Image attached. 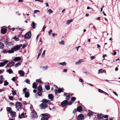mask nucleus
Masks as SVG:
<instances>
[{
  "label": "nucleus",
  "mask_w": 120,
  "mask_h": 120,
  "mask_svg": "<svg viewBox=\"0 0 120 120\" xmlns=\"http://www.w3.org/2000/svg\"><path fill=\"white\" fill-rule=\"evenodd\" d=\"M20 46L19 45H17L11 49V50L7 51L6 50H4L2 52L4 53H13L14 51H17L19 50L20 48Z\"/></svg>",
  "instance_id": "obj_1"
},
{
  "label": "nucleus",
  "mask_w": 120,
  "mask_h": 120,
  "mask_svg": "<svg viewBox=\"0 0 120 120\" xmlns=\"http://www.w3.org/2000/svg\"><path fill=\"white\" fill-rule=\"evenodd\" d=\"M41 101L43 102L40 105V107L41 109H45L47 106V103L49 104L50 103V101L48 100L43 99Z\"/></svg>",
  "instance_id": "obj_2"
},
{
  "label": "nucleus",
  "mask_w": 120,
  "mask_h": 120,
  "mask_svg": "<svg viewBox=\"0 0 120 120\" xmlns=\"http://www.w3.org/2000/svg\"><path fill=\"white\" fill-rule=\"evenodd\" d=\"M15 105L16 108L19 111L21 109V104L20 102H17L15 103Z\"/></svg>",
  "instance_id": "obj_3"
},
{
  "label": "nucleus",
  "mask_w": 120,
  "mask_h": 120,
  "mask_svg": "<svg viewBox=\"0 0 120 120\" xmlns=\"http://www.w3.org/2000/svg\"><path fill=\"white\" fill-rule=\"evenodd\" d=\"M31 32L29 31L25 34V37L26 39H30L31 37Z\"/></svg>",
  "instance_id": "obj_4"
},
{
  "label": "nucleus",
  "mask_w": 120,
  "mask_h": 120,
  "mask_svg": "<svg viewBox=\"0 0 120 120\" xmlns=\"http://www.w3.org/2000/svg\"><path fill=\"white\" fill-rule=\"evenodd\" d=\"M43 118L41 119V120H48L49 117L46 114H42Z\"/></svg>",
  "instance_id": "obj_5"
},
{
  "label": "nucleus",
  "mask_w": 120,
  "mask_h": 120,
  "mask_svg": "<svg viewBox=\"0 0 120 120\" xmlns=\"http://www.w3.org/2000/svg\"><path fill=\"white\" fill-rule=\"evenodd\" d=\"M77 119L78 120H82L84 119V116L82 114H80L78 116Z\"/></svg>",
  "instance_id": "obj_6"
},
{
  "label": "nucleus",
  "mask_w": 120,
  "mask_h": 120,
  "mask_svg": "<svg viewBox=\"0 0 120 120\" xmlns=\"http://www.w3.org/2000/svg\"><path fill=\"white\" fill-rule=\"evenodd\" d=\"M5 43L7 46H9L11 45H13V43L12 42H8L5 41Z\"/></svg>",
  "instance_id": "obj_7"
},
{
  "label": "nucleus",
  "mask_w": 120,
  "mask_h": 120,
  "mask_svg": "<svg viewBox=\"0 0 120 120\" xmlns=\"http://www.w3.org/2000/svg\"><path fill=\"white\" fill-rule=\"evenodd\" d=\"M68 103V101L67 100H64L61 103V105L63 106H66Z\"/></svg>",
  "instance_id": "obj_8"
},
{
  "label": "nucleus",
  "mask_w": 120,
  "mask_h": 120,
  "mask_svg": "<svg viewBox=\"0 0 120 120\" xmlns=\"http://www.w3.org/2000/svg\"><path fill=\"white\" fill-rule=\"evenodd\" d=\"M15 64L14 62L12 61L11 62H9L8 64H7V66L8 67H11L13 66Z\"/></svg>",
  "instance_id": "obj_9"
},
{
  "label": "nucleus",
  "mask_w": 120,
  "mask_h": 120,
  "mask_svg": "<svg viewBox=\"0 0 120 120\" xmlns=\"http://www.w3.org/2000/svg\"><path fill=\"white\" fill-rule=\"evenodd\" d=\"M8 62V61L6 60L3 62L0 63V67H3Z\"/></svg>",
  "instance_id": "obj_10"
},
{
  "label": "nucleus",
  "mask_w": 120,
  "mask_h": 120,
  "mask_svg": "<svg viewBox=\"0 0 120 120\" xmlns=\"http://www.w3.org/2000/svg\"><path fill=\"white\" fill-rule=\"evenodd\" d=\"M18 73L22 77H23L24 75V72L22 70H20L19 71H18Z\"/></svg>",
  "instance_id": "obj_11"
},
{
  "label": "nucleus",
  "mask_w": 120,
  "mask_h": 120,
  "mask_svg": "<svg viewBox=\"0 0 120 120\" xmlns=\"http://www.w3.org/2000/svg\"><path fill=\"white\" fill-rule=\"evenodd\" d=\"M32 116L34 118H37L38 117V116L36 112L35 111L32 112Z\"/></svg>",
  "instance_id": "obj_12"
},
{
  "label": "nucleus",
  "mask_w": 120,
  "mask_h": 120,
  "mask_svg": "<svg viewBox=\"0 0 120 120\" xmlns=\"http://www.w3.org/2000/svg\"><path fill=\"white\" fill-rule=\"evenodd\" d=\"M48 97L49 99H50L51 101H52L53 99V96L52 94H49Z\"/></svg>",
  "instance_id": "obj_13"
},
{
  "label": "nucleus",
  "mask_w": 120,
  "mask_h": 120,
  "mask_svg": "<svg viewBox=\"0 0 120 120\" xmlns=\"http://www.w3.org/2000/svg\"><path fill=\"white\" fill-rule=\"evenodd\" d=\"M76 109L77 111L79 112H80L82 111V107L81 106L78 107Z\"/></svg>",
  "instance_id": "obj_14"
},
{
  "label": "nucleus",
  "mask_w": 120,
  "mask_h": 120,
  "mask_svg": "<svg viewBox=\"0 0 120 120\" xmlns=\"http://www.w3.org/2000/svg\"><path fill=\"white\" fill-rule=\"evenodd\" d=\"M98 119H100L103 118V115L101 114H100L99 115L98 114L97 115Z\"/></svg>",
  "instance_id": "obj_15"
},
{
  "label": "nucleus",
  "mask_w": 120,
  "mask_h": 120,
  "mask_svg": "<svg viewBox=\"0 0 120 120\" xmlns=\"http://www.w3.org/2000/svg\"><path fill=\"white\" fill-rule=\"evenodd\" d=\"M84 61V60L83 59H80L79 60L78 62L75 63L76 64H79L82 62Z\"/></svg>",
  "instance_id": "obj_16"
},
{
  "label": "nucleus",
  "mask_w": 120,
  "mask_h": 120,
  "mask_svg": "<svg viewBox=\"0 0 120 120\" xmlns=\"http://www.w3.org/2000/svg\"><path fill=\"white\" fill-rule=\"evenodd\" d=\"M21 60L20 57H15L13 59V60L15 61H17L20 60Z\"/></svg>",
  "instance_id": "obj_17"
},
{
  "label": "nucleus",
  "mask_w": 120,
  "mask_h": 120,
  "mask_svg": "<svg viewBox=\"0 0 120 120\" xmlns=\"http://www.w3.org/2000/svg\"><path fill=\"white\" fill-rule=\"evenodd\" d=\"M7 30L5 28L2 29L1 30V33L3 34H5L7 31Z\"/></svg>",
  "instance_id": "obj_18"
},
{
  "label": "nucleus",
  "mask_w": 120,
  "mask_h": 120,
  "mask_svg": "<svg viewBox=\"0 0 120 120\" xmlns=\"http://www.w3.org/2000/svg\"><path fill=\"white\" fill-rule=\"evenodd\" d=\"M31 25L33 28L34 29H35L36 27V24L34 23V22H32Z\"/></svg>",
  "instance_id": "obj_19"
},
{
  "label": "nucleus",
  "mask_w": 120,
  "mask_h": 120,
  "mask_svg": "<svg viewBox=\"0 0 120 120\" xmlns=\"http://www.w3.org/2000/svg\"><path fill=\"white\" fill-rule=\"evenodd\" d=\"M24 93L25 94V97L27 98L29 97L30 94L29 92L26 91Z\"/></svg>",
  "instance_id": "obj_20"
},
{
  "label": "nucleus",
  "mask_w": 120,
  "mask_h": 120,
  "mask_svg": "<svg viewBox=\"0 0 120 120\" xmlns=\"http://www.w3.org/2000/svg\"><path fill=\"white\" fill-rule=\"evenodd\" d=\"M59 65H61L63 66H66V63L65 62H63L59 63H58Z\"/></svg>",
  "instance_id": "obj_21"
},
{
  "label": "nucleus",
  "mask_w": 120,
  "mask_h": 120,
  "mask_svg": "<svg viewBox=\"0 0 120 120\" xmlns=\"http://www.w3.org/2000/svg\"><path fill=\"white\" fill-rule=\"evenodd\" d=\"M94 113L92 111H89L87 114V115L88 116L90 117L92 116L93 114Z\"/></svg>",
  "instance_id": "obj_22"
},
{
  "label": "nucleus",
  "mask_w": 120,
  "mask_h": 120,
  "mask_svg": "<svg viewBox=\"0 0 120 120\" xmlns=\"http://www.w3.org/2000/svg\"><path fill=\"white\" fill-rule=\"evenodd\" d=\"M4 47V45L3 43L2 42H0V49H3Z\"/></svg>",
  "instance_id": "obj_23"
},
{
  "label": "nucleus",
  "mask_w": 120,
  "mask_h": 120,
  "mask_svg": "<svg viewBox=\"0 0 120 120\" xmlns=\"http://www.w3.org/2000/svg\"><path fill=\"white\" fill-rule=\"evenodd\" d=\"M11 115L13 117H15L16 116V112H15L12 111L10 113Z\"/></svg>",
  "instance_id": "obj_24"
},
{
  "label": "nucleus",
  "mask_w": 120,
  "mask_h": 120,
  "mask_svg": "<svg viewBox=\"0 0 120 120\" xmlns=\"http://www.w3.org/2000/svg\"><path fill=\"white\" fill-rule=\"evenodd\" d=\"M105 71L104 70H102V69H100L98 71V74L102 73H104V72H105Z\"/></svg>",
  "instance_id": "obj_25"
},
{
  "label": "nucleus",
  "mask_w": 120,
  "mask_h": 120,
  "mask_svg": "<svg viewBox=\"0 0 120 120\" xmlns=\"http://www.w3.org/2000/svg\"><path fill=\"white\" fill-rule=\"evenodd\" d=\"M42 91H40L39 90H38V92L37 93V94L39 96H42Z\"/></svg>",
  "instance_id": "obj_26"
},
{
  "label": "nucleus",
  "mask_w": 120,
  "mask_h": 120,
  "mask_svg": "<svg viewBox=\"0 0 120 120\" xmlns=\"http://www.w3.org/2000/svg\"><path fill=\"white\" fill-rule=\"evenodd\" d=\"M53 12V11L50 9H49V10H48L47 11V12L49 13V14L52 13Z\"/></svg>",
  "instance_id": "obj_27"
},
{
  "label": "nucleus",
  "mask_w": 120,
  "mask_h": 120,
  "mask_svg": "<svg viewBox=\"0 0 120 120\" xmlns=\"http://www.w3.org/2000/svg\"><path fill=\"white\" fill-rule=\"evenodd\" d=\"M38 90L42 91V88L41 86H39L38 87Z\"/></svg>",
  "instance_id": "obj_28"
},
{
  "label": "nucleus",
  "mask_w": 120,
  "mask_h": 120,
  "mask_svg": "<svg viewBox=\"0 0 120 120\" xmlns=\"http://www.w3.org/2000/svg\"><path fill=\"white\" fill-rule=\"evenodd\" d=\"M7 109L9 113H10L11 112H12V109L11 108L7 107Z\"/></svg>",
  "instance_id": "obj_29"
},
{
  "label": "nucleus",
  "mask_w": 120,
  "mask_h": 120,
  "mask_svg": "<svg viewBox=\"0 0 120 120\" xmlns=\"http://www.w3.org/2000/svg\"><path fill=\"white\" fill-rule=\"evenodd\" d=\"M32 87L34 89H36L37 88V86L36 85L35 82H34L33 84Z\"/></svg>",
  "instance_id": "obj_30"
},
{
  "label": "nucleus",
  "mask_w": 120,
  "mask_h": 120,
  "mask_svg": "<svg viewBox=\"0 0 120 120\" xmlns=\"http://www.w3.org/2000/svg\"><path fill=\"white\" fill-rule=\"evenodd\" d=\"M64 91V89L63 88H61V89H59L58 90V92L59 93H60L61 92H63Z\"/></svg>",
  "instance_id": "obj_31"
},
{
  "label": "nucleus",
  "mask_w": 120,
  "mask_h": 120,
  "mask_svg": "<svg viewBox=\"0 0 120 120\" xmlns=\"http://www.w3.org/2000/svg\"><path fill=\"white\" fill-rule=\"evenodd\" d=\"M7 72L9 73V74H11L13 73V71L11 69H9L7 71Z\"/></svg>",
  "instance_id": "obj_32"
},
{
  "label": "nucleus",
  "mask_w": 120,
  "mask_h": 120,
  "mask_svg": "<svg viewBox=\"0 0 120 120\" xmlns=\"http://www.w3.org/2000/svg\"><path fill=\"white\" fill-rule=\"evenodd\" d=\"M73 21V20L72 19L68 20L67 21V24L68 25H69L71 22H72Z\"/></svg>",
  "instance_id": "obj_33"
},
{
  "label": "nucleus",
  "mask_w": 120,
  "mask_h": 120,
  "mask_svg": "<svg viewBox=\"0 0 120 120\" xmlns=\"http://www.w3.org/2000/svg\"><path fill=\"white\" fill-rule=\"evenodd\" d=\"M12 95L13 96L16 94V90H15L13 91V90L11 91Z\"/></svg>",
  "instance_id": "obj_34"
},
{
  "label": "nucleus",
  "mask_w": 120,
  "mask_h": 120,
  "mask_svg": "<svg viewBox=\"0 0 120 120\" xmlns=\"http://www.w3.org/2000/svg\"><path fill=\"white\" fill-rule=\"evenodd\" d=\"M7 40V38L6 37H3L2 39V41H3L5 43V42L6 41V40Z\"/></svg>",
  "instance_id": "obj_35"
},
{
  "label": "nucleus",
  "mask_w": 120,
  "mask_h": 120,
  "mask_svg": "<svg viewBox=\"0 0 120 120\" xmlns=\"http://www.w3.org/2000/svg\"><path fill=\"white\" fill-rule=\"evenodd\" d=\"M45 50L42 53V54L41 55V57L42 58H43L45 56Z\"/></svg>",
  "instance_id": "obj_36"
},
{
  "label": "nucleus",
  "mask_w": 120,
  "mask_h": 120,
  "mask_svg": "<svg viewBox=\"0 0 120 120\" xmlns=\"http://www.w3.org/2000/svg\"><path fill=\"white\" fill-rule=\"evenodd\" d=\"M47 67H48V66H44V67L41 66L40 67V68H42L44 70H46L47 69Z\"/></svg>",
  "instance_id": "obj_37"
},
{
  "label": "nucleus",
  "mask_w": 120,
  "mask_h": 120,
  "mask_svg": "<svg viewBox=\"0 0 120 120\" xmlns=\"http://www.w3.org/2000/svg\"><path fill=\"white\" fill-rule=\"evenodd\" d=\"M45 87L46 89L47 90H49L50 87L48 85H45Z\"/></svg>",
  "instance_id": "obj_38"
},
{
  "label": "nucleus",
  "mask_w": 120,
  "mask_h": 120,
  "mask_svg": "<svg viewBox=\"0 0 120 120\" xmlns=\"http://www.w3.org/2000/svg\"><path fill=\"white\" fill-rule=\"evenodd\" d=\"M24 114L23 113H22L21 116L20 113H19V118L20 119H22V116H23L24 115Z\"/></svg>",
  "instance_id": "obj_39"
},
{
  "label": "nucleus",
  "mask_w": 120,
  "mask_h": 120,
  "mask_svg": "<svg viewBox=\"0 0 120 120\" xmlns=\"http://www.w3.org/2000/svg\"><path fill=\"white\" fill-rule=\"evenodd\" d=\"M21 64V63H20L19 62L16 63L15 65V66L16 67L17 66L20 65Z\"/></svg>",
  "instance_id": "obj_40"
},
{
  "label": "nucleus",
  "mask_w": 120,
  "mask_h": 120,
  "mask_svg": "<svg viewBox=\"0 0 120 120\" xmlns=\"http://www.w3.org/2000/svg\"><path fill=\"white\" fill-rule=\"evenodd\" d=\"M13 39H14L16 41H18L19 40V39L18 38L16 37H14Z\"/></svg>",
  "instance_id": "obj_41"
},
{
  "label": "nucleus",
  "mask_w": 120,
  "mask_h": 120,
  "mask_svg": "<svg viewBox=\"0 0 120 120\" xmlns=\"http://www.w3.org/2000/svg\"><path fill=\"white\" fill-rule=\"evenodd\" d=\"M42 48H41L39 51V53L38 54V55H39V56L41 54V53L42 52Z\"/></svg>",
  "instance_id": "obj_42"
},
{
  "label": "nucleus",
  "mask_w": 120,
  "mask_h": 120,
  "mask_svg": "<svg viewBox=\"0 0 120 120\" xmlns=\"http://www.w3.org/2000/svg\"><path fill=\"white\" fill-rule=\"evenodd\" d=\"M8 83L7 82V80H5L4 82V86H7L8 85Z\"/></svg>",
  "instance_id": "obj_43"
},
{
  "label": "nucleus",
  "mask_w": 120,
  "mask_h": 120,
  "mask_svg": "<svg viewBox=\"0 0 120 120\" xmlns=\"http://www.w3.org/2000/svg\"><path fill=\"white\" fill-rule=\"evenodd\" d=\"M26 82L28 84H30V80L28 79H26Z\"/></svg>",
  "instance_id": "obj_44"
},
{
  "label": "nucleus",
  "mask_w": 120,
  "mask_h": 120,
  "mask_svg": "<svg viewBox=\"0 0 120 120\" xmlns=\"http://www.w3.org/2000/svg\"><path fill=\"white\" fill-rule=\"evenodd\" d=\"M59 43L61 45H64V41H60Z\"/></svg>",
  "instance_id": "obj_45"
},
{
  "label": "nucleus",
  "mask_w": 120,
  "mask_h": 120,
  "mask_svg": "<svg viewBox=\"0 0 120 120\" xmlns=\"http://www.w3.org/2000/svg\"><path fill=\"white\" fill-rule=\"evenodd\" d=\"M70 97L69 95H67L66 96V100H68L70 98Z\"/></svg>",
  "instance_id": "obj_46"
},
{
  "label": "nucleus",
  "mask_w": 120,
  "mask_h": 120,
  "mask_svg": "<svg viewBox=\"0 0 120 120\" xmlns=\"http://www.w3.org/2000/svg\"><path fill=\"white\" fill-rule=\"evenodd\" d=\"M9 99L11 100H13V97L12 96H11L9 97Z\"/></svg>",
  "instance_id": "obj_47"
},
{
  "label": "nucleus",
  "mask_w": 120,
  "mask_h": 120,
  "mask_svg": "<svg viewBox=\"0 0 120 120\" xmlns=\"http://www.w3.org/2000/svg\"><path fill=\"white\" fill-rule=\"evenodd\" d=\"M76 98L74 97H72L71 98V100L72 101H74L75 100Z\"/></svg>",
  "instance_id": "obj_48"
},
{
  "label": "nucleus",
  "mask_w": 120,
  "mask_h": 120,
  "mask_svg": "<svg viewBox=\"0 0 120 120\" xmlns=\"http://www.w3.org/2000/svg\"><path fill=\"white\" fill-rule=\"evenodd\" d=\"M52 30H50V31H49L48 33L49 35V36H50L51 33H52Z\"/></svg>",
  "instance_id": "obj_49"
},
{
  "label": "nucleus",
  "mask_w": 120,
  "mask_h": 120,
  "mask_svg": "<svg viewBox=\"0 0 120 120\" xmlns=\"http://www.w3.org/2000/svg\"><path fill=\"white\" fill-rule=\"evenodd\" d=\"M77 111V109H75L73 110V113H75Z\"/></svg>",
  "instance_id": "obj_50"
},
{
  "label": "nucleus",
  "mask_w": 120,
  "mask_h": 120,
  "mask_svg": "<svg viewBox=\"0 0 120 120\" xmlns=\"http://www.w3.org/2000/svg\"><path fill=\"white\" fill-rule=\"evenodd\" d=\"M27 46V45L26 44H24L23 45L22 47V48L23 49H24Z\"/></svg>",
  "instance_id": "obj_51"
},
{
  "label": "nucleus",
  "mask_w": 120,
  "mask_h": 120,
  "mask_svg": "<svg viewBox=\"0 0 120 120\" xmlns=\"http://www.w3.org/2000/svg\"><path fill=\"white\" fill-rule=\"evenodd\" d=\"M27 90V88H24L23 89V91L24 92V93H25V92H26V91Z\"/></svg>",
  "instance_id": "obj_52"
},
{
  "label": "nucleus",
  "mask_w": 120,
  "mask_h": 120,
  "mask_svg": "<svg viewBox=\"0 0 120 120\" xmlns=\"http://www.w3.org/2000/svg\"><path fill=\"white\" fill-rule=\"evenodd\" d=\"M35 1H39L41 2H43V0H35Z\"/></svg>",
  "instance_id": "obj_53"
},
{
  "label": "nucleus",
  "mask_w": 120,
  "mask_h": 120,
  "mask_svg": "<svg viewBox=\"0 0 120 120\" xmlns=\"http://www.w3.org/2000/svg\"><path fill=\"white\" fill-rule=\"evenodd\" d=\"M46 27V26H44L42 28V31L44 32L45 31V28Z\"/></svg>",
  "instance_id": "obj_54"
},
{
  "label": "nucleus",
  "mask_w": 120,
  "mask_h": 120,
  "mask_svg": "<svg viewBox=\"0 0 120 120\" xmlns=\"http://www.w3.org/2000/svg\"><path fill=\"white\" fill-rule=\"evenodd\" d=\"M98 91L99 92H100L101 93H102L103 92V91L101 90L100 89H99L98 90Z\"/></svg>",
  "instance_id": "obj_55"
},
{
  "label": "nucleus",
  "mask_w": 120,
  "mask_h": 120,
  "mask_svg": "<svg viewBox=\"0 0 120 120\" xmlns=\"http://www.w3.org/2000/svg\"><path fill=\"white\" fill-rule=\"evenodd\" d=\"M40 12V11L39 10H35L34 11V13H36L38 12Z\"/></svg>",
  "instance_id": "obj_56"
},
{
  "label": "nucleus",
  "mask_w": 120,
  "mask_h": 120,
  "mask_svg": "<svg viewBox=\"0 0 120 120\" xmlns=\"http://www.w3.org/2000/svg\"><path fill=\"white\" fill-rule=\"evenodd\" d=\"M15 77H13L12 79V80L13 81H15Z\"/></svg>",
  "instance_id": "obj_57"
},
{
  "label": "nucleus",
  "mask_w": 120,
  "mask_h": 120,
  "mask_svg": "<svg viewBox=\"0 0 120 120\" xmlns=\"http://www.w3.org/2000/svg\"><path fill=\"white\" fill-rule=\"evenodd\" d=\"M95 58V56H92L90 57V59L91 60H92L94 59Z\"/></svg>",
  "instance_id": "obj_58"
},
{
  "label": "nucleus",
  "mask_w": 120,
  "mask_h": 120,
  "mask_svg": "<svg viewBox=\"0 0 120 120\" xmlns=\"http://www.w3.org/2000/svg\"><path fill=\"white\" fill-rule=\"evenodd\" d=\"M18 29L22 31H23L24 30L23 28H18Z\"/></svg>",
  "instance_id": "obj_59"
},
{
  "label": "nucleus",
  "mask_w": 120,
  "mask_h": 120,
  "mask_svg": "<svg viewBox=\"0 0 120 120\" xmlns=\"http://www.w3.org/2000/svg\"><path fill=\"white\" fill-rule=\"evenodd\" d=\"M79 79L80 82H81L82 83L83 82V80L81 78H79Z\"/></svg>",
  "instance_id": "obj_60"
},
{
  "label": "nucleus",
  "mask_w": 120,
  "mask_h": 120,
  "mask_svg": "<svg viewBox=\"0 0 120 120\" xmlns=\"http://www.w3.org/2000/svg\"><path fill=\"white\" fill-rule=\"evenodd\" d=\"M72 102H68V104L69 105H71L72 104Z\"/></svg>",
  "instance_id": "obj_61"
},
{
  "label": "nucleus",
  "mask_w": 120,
  "mask_h": 120,
  "mask_svg": "<svg viewBox=\"0 0 120 120\" xmlns=\"http://www.w3.org/2000/svg\"><path fill=\"white\" fill-rule=\"evenodd\" d=\"M67 71V69H64L63 70V71L64 72H66Z\"/></svg>",
  "instance_id": "obj_62"
},
{
  "label": "nucleus",
  "mask_w": 120,
  "mask_h": 120,
  "mask_svg": "<svg viewBox=\"0 0 120 120\" xmlns=\"http://www.w3.org/2000/svg\"><path fill=\"white\" fill-rule=\"evenodd\" d=\"M58 91L57 90L55 89V94H56L57 93Z\"/></svg>",
  "instance_id": "obj_63"
},
{
  "label": "nucleus",
  "mask_w": 120,
  "mask_h": 120,
  "mask_svg": "<svg viewBox=\"0 0 120 120\" xmlns=\"http://www.w3.org/2000/svg\"><path fill=\"white\" fill-rule=\"evenodd\" d=\"M45 4L47 7H48L49 6V5L48 3H45Z\"/></svg>",
  "instance_id": "obj_64"
}]
</instances>
